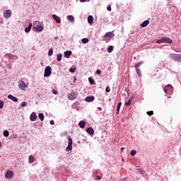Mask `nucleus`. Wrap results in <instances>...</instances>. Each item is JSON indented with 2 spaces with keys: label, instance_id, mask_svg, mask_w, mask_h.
Masks as SVG:
<instances>
[{
  "label": "nucleus",
  "instance_id": "f257e3e1",
  "mask_svg": "<svg viewBox=\"0 0 181 181\" xmlns=\"http://www.w3.org/2000/svg\"><path fill=\"white\" fill-rule=\"evenodd\" d=\"M156 43H158V45H160V43H168V44H171V43H173V41L168 37H165L163 38H161L160 40H158L156 41Z\"/></svg>",
  "mask_w": 181,
  "mask_h": 181
},
{
  "label": "nucleus",
  "instance_id": "f03ea898",
  "mask_svg": "<svg viewBox=\"0 0 181 181\" xmlns=\"http://www.w3.org/2000/svg\"><path fill=\"white\" fill-rule=\"evenodd\" d=\"M170 57L172 60H174V62H181V54H171Z\"/></svg>",
  "mask_w": 181,
  "mask_h": 181
},
{
  "label": "nucleus",
  "instance_id": "7ed1b4c3",
  "mask_svg": "<svg viewBox=\"0 0 181 181\" xmlns=\"http://www.w3.org/2000/svg\"><path fill=\"white\" fill-rule=\"evenodd\" d=\"M50 74H52V67L48 66L45 68L44 76L49 77Z\"/></svg>",
  "mask_w": 181,
  "mask_h": 181
},
{
  "label": "nucleus",
  "instance_id": "20e7f679",
  "mask_svg": "<svg viewBox=\"0 0 181 181\" xmlns=\"http://www.w3.org/2000/svg\"><path fill=\"white\" fill-rule=\"evenodd\" d=\"M4 16L6 19H9L11 16H12V11L11 10H6L4 13Z\"/></svg>",
  "mask_w": 181,
  "mask_h": 181
},
{
  "label": "nucleus",
  "instance_id": "39448f33",
  "mask_svg": "<svg viewBox=\"0 0 181 181\" xmlns=\"http://www.w3.org/2000/svg\"><path fill=\"white\" fill-rule=\"evenodd\" d=\"M18 87L21 88V90H25L28 86H26V83L23 82V81H18Z\"/></svg>",
  "mask_w": 181,
  "mask_h": 181
},
{
  "label": "nucleus",
  "instance_id": "423d86ee",
  "mask_svg": "<svg viewBox=\"0 0 181 181\" xmlns=\"http://www.w3.org/2000/svg\"><path fill=\"white\" fill-rule=\"evenodd\" d=\"M12 176H13V172H12L11 170H8L5 175V177L6 179H9L12 177Z\"/></svg>",
  "mask_w": 181,
  "mask_h": 181
},
{
  "label": "nucleus",
  "instance_id": "0eeeda50",
  "mask_svg": "<svg viewBox=\"0 0 181 181\" xmlns=\"http://www.w3.org/2000/svg\"><path fill=\"white\" fill-rule=\"evenodd\" d=\"M53 19L57 22V23H61L62 20L60 19V17L57 16V15L54 14L52 15Z\"/></svg>",
  "mask_w": 181,
  "mask_h": 181
},
{
  "label": "nucleus",
  "instance_id": "6e6552de",
  "mask_svg": "<svg viewBox=\"0 0 181 181\" xmlns=\"http://www.w3.org/2000/svg\"><path fill=\"white\" fill-rule=\"evenodd\" d=\"M37 119V116L36 115L35 112H33L30 116V121H36Z\"/></svg>",
  "mask_w": 181,
  "mask_h": 181
},
{
  "label": "nucleus",
  "instance_id": "1a4fd4ad",
  "mask_svg": "<svg viewBox=\"0 0 181 181\" xmlns=\"http://www.w3.org/2000/svg\"><path fill=\"white\" fill-rule=\"evenodd\" d=\"M8 98H9V100H11L12 101H14V103H18V98L12 95H8Z\"/></svg>",
  "mask_w": 181,
  "mask_h": 181
},
{
  "label": "nucleus",
  "instance_id": "9d476101",
  "mask_svg": "<svg viewBox=\"0 0 181 181\" xmlns=\"http://www.w3.org/2000/svg\"><path fill=\"white\" fill-rule=\"evenodd\" d=\"M85 100L87 103H93L94 101V96H88Z\"/></svg>",
  "mask_w": 181,
  "mask_h": 181
},
{
  "label": "nucleus",
  "instance_id": "9b49d317",
  "mask_svg": "<svg viewBox=\"0 0 181 181\" xmlns=\"http://www.w3.org/2000/svg\"><path fill=\"white\" fill-rule=\"evenodd\" d=\"M86 132L89 134V135H93L94 134V129H93V127H88L86 129Z\"/></svg>",
  "mask_w": 181,
  "mask_h": 181
},
{
  "label": "nucleus",
  "instance_id": "f8f14e48",
  "mask_svg": "<svg viewBox=\"0 0 181 181\" xmlns=\"http://www.w3.org/2000/svg\"><path fill=\"white\" fill-rule=\"evenodd\" d=\"M31 29H32V23H30L29 25L27 28H25V33H29V32H30Z\"/></svg>",
  "mask_w": 181,
  "mask_h": 181
},
{
  "label": "nucleus",
  "instance_id": "ddd939ff",
  "mask_svg": "<svg viewBox=\"0 0 181 181\" xmlns=\"http://www.w3.org/2000/svg\"><path fill=\"white\" fill-rule=\"evenodd\" d=\"M148 25H149V21L146 20L141 23V28H146V26Z\"/></svg>",
  "mask_w": 181,
  "mask_h": 181
},
{
  "label": "nucleus",
  "instance_id": "4468645a",
  "mask_svg": "<svg viewBox=\"0 0 181 181\" xmlns=\"http://www.w3.org/2000/svg\"><path fill=\"white\" fill-rule=\"evenodd\" d=\"M93 21H94V18H93V16H89L88 17V22L90 23V25L93 24Z\"/></svg>",
  "mask_w": 181,
  "mask_h": 181
},
{
  "label": "nucleus",
  "instance_id": "2eb2a0df",
  "mask_svg": "<svg viewBox=\"0 0 181 181\" xmlns=\"http://www.w3.org/2000/svg\"><path fill=\"white\" fill-rule=\"evenodd\" d=\"M64 56H65V57H66V59H69V57H70V56H71V51H66L64 52Z\"/></svg>",
  "mask_w": 181,
  "mask_h": 181
},
{
  "label": "nucleus",
  "instance_id": "dca6fc26",
  "mask_svg": "<svg viewBox=\"0 0 181 181\" xmlns=\"http://www.w3.org/2000/svg\"><path fill=\"white\" fill-rule=\"evenodd\" d=\"M105 37H108L109 39H112V33H111V32L106 33L105 35Z\"/></svg>",
  "mask_w": 181,
  "mask_h": 181
},
{
  "label": "nucleus",
  "instance_id": "f3484780",
  "mask_svg": "<svg viewBox=\"0 0 181 181\" xmlns=\"http://www.w3.org/2000/svg\"><path fill=\"white\" fill-rule=\"evenodd\" d=\"M132 100H133L132 98H129L128 101L124 103L125 105H127V107H129V105H131V103H132Z\"/></svg>",
  "mask_w": 181,
  "mask_h": 181
},
{
  "label": "nucleus",
  "instance_id": "a211bd4d",
  "mask_svg": "<svg viewBox=\"0 0 181 181\" xmlns=\"http://www.w3.org/2000/svg\"><path fill=\"white\" fill-rule=\"evenodd\" d=\"M78 125L80 128H84V127H86V122L84 121H81L79 122Z\"/></svg>",
  "mask_w": 181,
  "mask_h": 181
},
{
  "label": "nucleus",
  "instance_id": "6ab92c4d",
  "mask_svg": "<svg viewBox=\"0 0 181 181\" xmlns=\"http://www.w3.org/2000/svg\"><path fill=\"white\" fill-rule=\"evenodd\" d=\"M29 159V163H33V162H35V157H33V156H30L28 157Z\"/></svg>",
  "mask_w": 181,
  "mask_h": 181
},
{
  "label": "nucleus",
  "instance_id": "aec40b11",
  "mask_svg": "<svg viewBox=\"0 0 181 181\" xmlns=\"http://www.w3.org/2000/svg\"><path fill=\"white\" fill-rule=\"evenodd\" d=\"M36 30H37V32H42V30H43V26H42L41 25H38L36 27Z\"/></svg>",
  "mask_w": 181,
  "mask_h": 181
},
{
  "label": "nucleus",
  "instance_id": "412c9836",
  "mask_svg": "<svg viewBox=\"0 0 181 181\" xmlns=\"http://www.w3.org/2000/svg\"><path fill=\"white\" fill-rule=\"evenodd\" d=\"M38 118L40 119V121H43L45 119V115L43 113L38 114Z\"/></svg>",
  "mask_w": 181,
  "mask_h": 181
},
{
  "label": "nucleus",
  "instance_id": "4be33fe9",
  "mask_svg": "<svg viewBox=\"0 0 181 181\" xmlns=\"http://www.w3.org/2000/svg\"><path fill=\"white\" fill-rule=\"evenodd\" d=\"M112 50H114V47L112 45H110L107 48V52L112 53Z\"/></svg>",
  "mask_w": 181,
  "mask_h": 181
},
{
  "label": "nucleus",
  "instance_id": "5701e85b",
  "mask_svg": "<svg viewBox=\"0 0 181 181\" xmlns=\"http://www.w3.org/2000/svg\"><path fill=\"white\" fill-rule=\"evenodd\" d=\"M121 105H122V103L121 102L118 103L117 107V114H119V110L121 108Z\"/></svg>",
  "mask_w": 181,
  "mask_h": 181
},
{
  "label": "nucleus",
  "instance_id": "b1692460",
  "mask_svg": "<svg viewBox=\"0 0 181 181\" xmlns=\"http://www.w3.org/2000/svg\"><path fill=\"white\" fill-rule=\"evenodd\" d=\"M67 19L70 22H74V17L73 16H68Z\"/></svg>",
  "mask_w": 181,
  "mask_h": 181
},
{
  "label": "nucleus",
  "instance_id": "393cba45",
  "mask_svg": "<svg viewBox=\"0 0 181 181\" xmlns=\"http://www.w3.org/2000/svg\"><path fill=\"white\" fill-rule=\"evenodd\" d=\"M88 81H89L90 84H91V85L95 84V82L94 81V79H93V78H91V77L88 78Z\"/></svg>",
  "mask_w": 181,
  "mask_h": 181
},
{
  "label": "nucleus",
  "instance_id": "a878e982",
  "mask_svg": "<svg viewBox=\"0 0 181 181\" xmlns=\"http://www.w3.org/2000/svg\"><path fill=\"white\" fill-rule=\"evenodd\" d=\"M4 136H5L6 138H8V136H9V132L8 130H5L3 132Z\"/></svg>",
  "mask_w": 181,
  "mask_h": 181
},
{
  "label": "nucleus",
  "instance_id": "bb28decb",
  "mask_svg": "<svg viewBox=\"0 0 181 181\" xmlns=\"http://www.w3.org/2000/svg\"><path fill=\"white\" fill-rule=\"evenodd\" d=\"M6 57H8V59H13V55L12 54L7 53L6 54Z\"/></svg>",
  "mask_w": 181,
  "mask_h": 181
},
{
  "label": "nucleus",
  "instance_id": "cd10ccee",
  "mask_svg": "<svg viewBox=\"0 0 181 181\" xmlns=\"http://www.w3.org/2000/svg\"><path fill=\"white\" fill-rule=\"evenodd\" d=\"M73 149V146H69L66 147V152H69V151H71Z\"/></svg>",
  "mask_w": 181,
  "mask_h": 181
},
{
  "label": "nucleus",
  "instance_id": "c85d7f7f",
  "mask_svg": "<svg viewBox=\"0 0 181 181\" xmlns=\"http://www.w3.org/2000/svg\"><path fill=\"white\" fill-rule=\"evenodd\" d=\"M136 71L139 77H141V69L139 68H136Z\"/></svg>",
  "mask_w": 181,
  "mask_h": 181
},
{
  "label": "nucleus",
  "instance_id": "c756f323",
  "mask_svg": "<svg viewBox=\"0 0 181 181\" xmlns=\"http://www.w3.org/2000/svg\"><path fill=\"white\" fill-rule=\"evenodd\" d=\"M69 146H73V140L71 139V138H69V143H68Z\"/></svg>",
  "mask_w": 181,
  "mask_h": 181
},
{
  "label": "nucleus",
  "instance_id": "7c9ffc66",
  "mask_svg": "<svg viewBox=\"0 0 181 181\" xmlns=\"http://www.w3.org/2000/svg\"><path fill=\"white\" fill-rule=\"evenodd\" d=\"M131 156H135L136 155V151L135 150H132L130 153Z\"/></svg>",
  "mask_w": 181,
  "mask_h": 181
},
{
  "label": "nucleus",
  "instance_id": "2f4dec72",
  "mask_svg": "<svg viewBox=\"0 0 181 181\" xmlns=\"http://www.w3.org/2000/svg\"><path fill=\"white\" fill-rule=\"evenodd\" d=\"M62 54H58L57 60H58L59 62H62Z\"/></svg>",
  "mask_w": 181,
  "mask_h": 181
},
{
  "label": "nucleus",
  "instance_id": "473e14b6",
  "mask_svg": "<svg viewBox=\"0 0 181 181\" xmlns=\"http://www.w3.org/2000/svg\"><path fill=\"white\" fill-rule=\"evenodd\" d=\"M48 56H53V48H51L48 52Z\"/></svg>",
  "mask_w": 181,
  "mask_h": 181
},
{
  "label": "nucleus",
  "instance_id": "72a5a7b5",
  "mask_svg": "<svg viewBox=\"0 0 181 181\" xmlns=\"http://www.w3.org/2000/svg\"><path fill=\"white\" fill-rule=\"evenodd\" d=\"M82 43H88V38H83L82 39Z\"/></svg>",
  "mask_w": 181,
  "mask_h": 181
},
{
  "label": "nucleus",
  "instance_id": "f704fd0d",
  "mask_svg": "<svg viewBox=\"0 0 181 181\" xmlns=\"http://www.w3.org/2000/svg\"><path fill=\"white\" fill-rule=\"evenodd\" d=\"M144 62H139L136 65H135V69H139V66H141V64H142Z\"/></svg>",
  "mask_w": 181,
  "mask_h": 181
},
{
  "label": "nucleus",
  "instance_id": "c9c22d12",
  "mask_svg": "<svg viewBox=\"0 0 181 181\" xmlns=\"http://www.w3.org/2000/svg\"><path fill=\"white\" fill-rule=\"evenodd\" d=\"M70 73H76V68H71L69 69Z\"/></svg>",
  "mask_w": 181,
  "mask_h": 181
},
{
  "label": "nucleus",
  "instance_id": "e433bc0d",
  "mask_svg": "<svg viewBox=\"0 0 181 181\" xmlns=\"http://www.w3.org/2000/svg\"><path fill=\"white\" fill-rule=\"evenodd\" d=\"M163 90L165 94H168V86H164Z\"/></svg>",
  "mask_w": 181,
  "mask_h": 181
},
{
  "label": "nucleus",
  "instance_id": "4c0bfd02",
  "mask_svg": "<svg viewBox=\"0 0 181 181\" xmlns=\"http://www.w3.org/2000/svg\"><path fill=\"white\" fill-rule=\"evenodd\" d=\"M4 108V101L0 100V109Z\"/></svg>",
  "mask_w": 181,
  "mask_h": 181
},
{
  "label": "nucleus",
  "instance_id": "58836bf2",
  "mask_svg": "<svg viewBox=\"0 0 181 181\" xmlns=\"http://www.w3.org/2000/svg\"><path fill=\"white\" fill-rule=\"evenodd\" d=\"M105 91L106 93H110V91H111V88H110V86L106 87Z\"/></svg>",
  "mask_w": 181,
  "mask_h": 181
},
{
  "label": "nucleus",
  "instance_id": "ea45409f",
  "mask_svg": "<svg viewBox=\"0 0 181 181\" xmlns=\"http://www.w3.org/2000/svg\"><path fill=\"white\" fill-rule=\"evenodd\" d=\"M95 177H96L97 180H101V179H103V177L100 175H95Z\"/></svg>",
  "mask_w": 181,
  "mask_h": 181
},
{
  "label": "nucleus",
  "instance_id": "a19ab883",
  "mask_svg": "<svg viewBox=\"0 0 181 181\" xmlns=\"http://www.w3.org/2000/svg\"><path fill=\"white\" fill-rule=\"evenodd\" d=\"M153 114V111H148V112H147V115H152Z\"/></svg>",
  "mask_w": 181,
  "mask_h": 181
},
{
  "label": "nucleus",
  "instance_id": "79ce46f5",
  "mask_svg": "<svg viewBox=\"0 0 181 181\" xmlns=\"http://www.w3.org/2000/svg\"><path fill=\"white\" fill-rule=\"evenodd\" d=\"M165 87H167V88H168V87H169V88H170V90H172V88H173V86H172V85H170V84L165 86Z\"/></svg>",
  "mask_w": 181,
  "mask_h": 181
},
{
  "label": "nucleus",
  "instance_id": "37998d69",
  "mask_svg": "<svg viewBox=\"0 0 181 181\" xmlns=\"http://www.w3.org/2000/svg\"><path fill=\"white\" fill-rule=\"evenodd\" d=\"M26 105H27L26 102H23V103H21V106H22V107H26Z\"/></svg>",
  "mask_w": 181,
  "mask_h": 181
},
{
  "label": "nucleus",
  "instance_id": "c03bdc74",
  "mask_svg": "<svg viewBox=\"0 0 181 181\" xmlns=\"http://www.w3.org/2000/svg\"><path fill=\"white\" fill-rule=\"evenodd\" d=\"M96 74H98V75L101 74V70L98 69V70L96 71Z\"/></svg>",
  "mask_w": 181,
  "mask_h": 181
},
{
  "label": "nucleus",
  "instance_id": "a18cd8bd",
  "mask_svg": "<svg viewBox=\"0 0 181 181\" xmlns=\"http://www.w3.org/2000/svg\"><path fill=\"white\" fill-rule=\"evenodd\" d=\"M52 92L54 95L57 94V90H56L55 89H52Z\"/></svg>",
  "mask_w": 181,
  "mask_h": 181
},
{
  "label": "nucleus",
  "instance_id": "49530a36",
  "mask_svg": "<svg viewBox=\"0 0 181 181\" xmlns=\"http://www.w3.org/2000/svg\"><path fill=\"white\" fill-rule=\"evenodd\" d=\"M107 10L110 11H111V5L107 6Z\"/></svg>",
  "mask_w": 181,
  "mask_h": 181
},
{
  "label": "nucleus",
  "instance_id": "de8ad7c7",
  "mask_svg": "<svg viewBox=\"0 0 181 181\" xmlns=\"http://www.w3.org/2000/svg\"><path fill=\"white\" fill-rule=\"evenodd\" d=\"M49 124H50L51 125H54V121L51 120V121L49 122Z\"/></svg>",
  "mask_w": 181,
  "mask_h": 181
},
{
  "label": "nucleus",
  "instance_id": "09e8293b",
  "mask_svg": "<svg viewBox=\"0 0 181 181\" xmlns=\"http://www.w3.org/2000/svg\"><path fill=\"white\" fill-rule=\"evenodd\" d=\"M80 2H86V0H79Z\"/></svg>",
  "mask_w": 181,
  "mask_h": 181
},
{
  "label": "nucleus",
  "instance_id": "8fccbe9b",
  "mask_svg": "<svg viewBox=\"0 0 181 181\" xmlns=\"http://www.w3.org/2000/svg\"><path fill=\"white\" fill-rule=\"evenodd\" d=\"M124 149H125V148H124V147L121 148L122 152V151H124Z\"/></svg>",
  "mask_w": 181,
  "mask_h": 181
},
{
  "label": "nucleus",
  "instance_id": "3c124183",
  "mask_svg": "<svg viewBox=\"0 0 181 181\" xmlns=\"http://www.w3.org/2000/svg\"><path fill=\"white\" fill-rule=\"evenodd\" d=\"M98 110H99V111H101V110H103V108L98 107Z\"/></svg>",
  "mask_w": 181,
  "mask_h": 181
},
{
  "label": "nucleus",
  "instance_id": "603ef678",
  "mask_svg": "<svg viewBox=\"0 0 181 181\" xmlns=\"http://www.w3.org/2000/svg\"><path fill=\"white\" fill-rule=\"evenodd\" d=\"M8 69H12V66H8Z\"/></svg>",
  "mask_w": 181,
  "mask_h": 181
},
{
  "label": "nucleus",
  "instance_id": "864d4df0",
  "mask_svg": "<svg viewBox=\"0 0 181 181\" xmlns=\"http://www.w3.org/2000/svg\"><path fill=\"white\" fill-rule=\"evenodd\" d=\"M0 146H2V144L0 142Z\"/></svg>",
  "mask_w": 181,
  "mask_h": 181
},
{
  "label": "nucleus",
  "instance_id": "5fc2aeb1",
  "mask_svg": "<svg viewBox=\"0 0 181 181\" xmlns=\"http://www.w3.org/2000/svg\"><path fill=\"white\" fill-rule=\"evenodd\" d=\"M69 100H71V98L70 97H69Z\"/></svg>",
  "mask_w": 181,
  "mask_h": 181
},
{
  "label": "nucleus",
  "instance_id": "6e6d98bb",
  "mask_svg": "<svg viewBox=\"0 0 181 181\" xmlns=\"http://www.w3.org/2000/svg\"><path fill=\"white\" fill-rule=\"evenodd\" d=\"M134 59H136V57H134Z\"/></svg>",
  "mask_w": 181,
  "mask_h": 181
},
{
  "label": "nucleus",
  "instance_id": "4d7b16f0",
  "mask_svg": "<svg viewBox=\"0 0 181 181\" xmlns=\"http://www.w3.org/2000/svg\"><path fill=\"white\" fill-rule=\"evenodd\" d=\"M95 174H97V172H95Z\"/></svg>",
  "mask_w": 181,
  "mask_h": 181
}]
</instances>
